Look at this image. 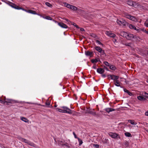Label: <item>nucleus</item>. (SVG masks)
<instances>
[{"mask_svg":"<svg viewBox=\"0 0 148 148\" xmlns=\"http://www.w3.org/2000/svg\"><path fill=\"white\" fill-rule=\"evenodd\" d=\"M127 3L129 5L133 6L136 8H141L142 7V6L139 3H136L131 0L127 1Z\"/></svg>","mask_w":148,"mask_h":148,"instance_id":"1","label":"nucleus"},{"mask_svg":"<svg viewBox=\"0 0 148 148\" xmlns=\"http://www.w3.org/2000/svg\"><path fill=\"white\" fill-rule=\"evenodd\" d=\"M7 4H8L9 5L11 6L12 8H14L15 9H17V10H20L22 9L23 10L22 8L19 7L18 5H16V4L13 3L12 2H10L9 1H7V2H6Z\"/></svg>","mask_w":148,"mask_h":148,"instance_id":"2","label":"nucleus"},{"mask_svg":"<svg viewBox=\"0 0 148 148\" xmlns=\"http://www.w3.org/2000/svg\"><path fill=\"white\" fill-rule=\"evenodd\" d=\"M61 108L62 109V112L67 113L69 114H72L71 110L67 107L62 106Z\"/></svg>","mask_w":148,"mask_h":148,"instance_id":"3","label":"nucleus"},{"mask_svg":"<svg viewBox=\"0 0 148 148\" xmlns=\"http://www.w3.org/2000/svg\"><path fill=\"white\" fill-rule=\"evenodd\" d=\"M116 22L119 25L123 26H125L127 23V22L123 19L117 20Z\"/></svg>","mask_w":148,"mask_h":148,"instance_id":"4","label":"nucleus"},{"mask_svg":"<svg viewBox=\"0 0 148 148\" xmlns=\"http://www.w3.org/2000/svg\"><path fill=\"white\" fill-rule=\"evenodd\" d=\"M106 34L112 38H114L116 36V35L110 32L106 31Z\"/></svg>","mask_w":148,"mask_h":148,"instance_id":"5","label":"nucleus"},{"mask_svg":"<svg viewBox=\"0 0 148 148\" xmlns=\"http://www.w3.org/2000/svg\"><path fill=\"white\" fill-rule=\"evenodd\" d=\"M134 38V36L133 34L129 33H127V34H126V36L125 38L129 40H131Z\"/></svg>","mask_w":148,"mask_h":148,"instance_id":"6","label":"nucleus"},{"mask_svg":"<svg viewBox=\"0 0 148 148\" xmlns=\"http://www.w3.org/2000/svg\"><path fill=\"white\" fill-rule=\"evenodd\" d=\"M85 54L87 56L91 57L93 55V53L92 51H86L85 52Z\"/></svg>","mask_w":148,"mask_h":148,"instance_id":"7","label":"nucleus"},{"mask_svg":"<svg viewBox=\"0 0 148 148\" xmlns=\"http://www.w3.org/2000/svg\"><path fill=\"white\" fill-rule=\"evenodd\" d=\"M110 136L112 138H116L119 135L118 134L116 133H110L109 134Z\"/></svg>","mask_w":148,"mask_h":148,"instance_id":"8","label":"nucleus"},{"mask_svg":"<svg viewBox=\"0 0 148 148\" xmlns=\"http://www.w3.org/2000/svg\"><path fill=\"white\" fill-rule=\"evenodd\" d=\"M58 25L62 28L66 29L68 28V26L66 24L60 22L58 23Z\"/></svg>","mask_w":148,"mask_h":148,"instance_id":"9","label":"nucleus"},{"mask_svg":"<svg viewBox=\"0 0 148 148\" xmlns=\"http://www.w3.org/2000/svg\"><path fill=\"white\" fill-rule=\"evenodd\" d=\"M114 84L116 86H120L121 88H123L122 86L120 85L121 83L118 80L114 81Z\"/></svg>","mask_w":148,"mask_h":148,"instance_id":"10","label":"nucleus"},{"mask_svg":"<svg viewBox=\"0 0 148 148\" xmlns=\"http://www.w3.org/2000/svg\"><path fill=\"white\" fill-rule=\"evenodd\" d=\"M5 103H7L6 104H8V103H14V100L11 99H5Z\"/></svg>","mask_w":148,"mask_h":148,"instance_id":"11","label":"nucleus"},{"mask_svg":"<svg viewBox=\"0 0 148 148\" xmlns=\"http://www.w3.org/2000/svg\"><path fill=\"white\" fill-rule=\"evenodd\" d=\"M86 113L92 114L94 116L96 115V112H94V109L87 110Z\"/></svg>","mask_w":148,"mask_h":148,"instance_id":"12","label":"nucleus"},{"mask_svg":"<svg viewBox=\"0 0 148 148\" xmlns=\"http://www.w3.org/2000/svg\"><path fill=\"white\" fill-rule=\"evenodd\" d=\"M97 72L99 73L102 74L104 73L105 70L103 69L102 68H99L97 69Z\"/></svg>","mask_w":148,"mask_h":148,"instance_id":"13","label":"nucleus"},{"mask_svg":"<svg viewBox=\"0 0 148 148\" xmlns=\"http://www.w3.org/2000/svg\"><path fill=\"white\" fill-rule=\"evenodd\" d=\"M104 110L108 113H109L110 112L115 111V109L111 108H105Z\"/></svg>","mask_w":148,"mask_h":148,"instance_id":"14","label":"nucleus"},{"mask_svg":"<svg viewBox=\"0 0 148 148\" xmlns=\"http://www.w3.org/2000/svg\"><path fill=\"white\" fill-rule=\"evenodd\" d=\"M25 11H26L27 12L33 14H37L36 12L34 10H25Z\"/></svg>","mask_w":148,"mask_h":148,"instance_id":"15","label":"nucleus"},{"mask_svg":"<svg viewBox=\"0 0 148 148\" xmlns=\"http://www.w3.org/2000/svg\"><path fill=\"white\" fill-rule=\"evenodd\" d=\"M127 33V32H121L120 34L122 36L125 38Z\"/></svg>","mask_w":148,"mask_h":148,"instance_id":"16","label":"nucleus"},{"mask_svg":"<svg viewBox=\"0 0 148 148\" xmlns=\"http://www.w3.org/2000/svg\"><path fill=\"white\" fill-rule=\"evenodd\" d=\"M137 99L140 101H144L146 99L142 96H139L137 97Z\"/></svg>","mask_w":148,"mask_h":148,"instance_id":"17","label":"nucleus"},{"mask_svg":"<svg viewBox=\"0 0 148 148\" xmlns=\"http://www.w3.org/2000/svg\"><path fill=\"white\" fill-rule=\"evenodd\" d=\"M109 67L110 69L113 71H114L116 69V67L110 64Z\"/></svg>","mask_w":148,"mask_h":148,"instance_id":"18","label":"nucleus"},{"mask_svg":"<svg viewBox=\"0 0 148 148\" xmlns=\"http://www.w3.org/2000/svg\"><path fill=\"white\" fill-rule=\"evenodd\" d=\"M129 27L131 29H133L134 30H136V28L134 25L132 24H130L129 25Z\"/></svg>","mask_w":148,"mask_h":148,"instance_id":"19","label":"nucleus"},{"mask_svg":"<svg viewBox=\"0 0 148 148\" xmlns=\"http://www.w3.org/2000/svg\"><path fill=\"white\" fill-rule=\"evenodd\" d=\"M119 77L118 76H116L114 75H113L112 78V79L116 80H118L117 79L119 78Z\"/></svg>","mask_w":148,"mask_h":148,"instance_id":"20","label":"nucleus"},{"mask_svg":"<svg viewBox=\"0 0 148 148\" xmlns=\"http://www.w3.org/2000/svg\"><path fill=\"white\" fill-rule=\"evenodd\" d=\"M95 49L96 50H97L99 52H100V51L102 50V49L101 47L98 46H95Z\"/></svg>","mask_w":148,"mask_h":148,"instance_id":"21","label":"nucleus"},{"mask_svg":"<svg viewBox=\"0 0 148 148\" xmlns=\"http://www.w3.org/2000/svg\"><path fill=\"white\" fill-rule=\"evenodd\" d=\"M124 91L125 92L127 93L130 96H132V94L131 92L126 89H124Z\"/></svg>","mask_w":148,"mask_h":148,"instance_id":"22","label":"nucleus"},{"mask_svg":"<svg viewBox=\"0 0 148 148\" xmlns=\"http://www.w3.org/2000/svg\"><path fill=\"white\" fill-rule=\"evenodd\" d=\"M70 9L73 10H77V8L74 6L71 5L70 8Z\"/></svg>","mask_w":148,"mask_h":148,"instance_id":"23","label":"nucleus"},{"mask_svg":"<svg viewBox=\"0 0 148 148\" xmlns=\"http://www.w3.org/2000/svg\"><path fill=\"white\" fill-rule=\"evenodd\" d=\"M128 121L132 125H135L136 124V123L134 121V120H129Z\"/></svg>","mask_w":148,"mask_h":148,"instance_id":"24","label":"nucleus"},{"mask_svg":"<svg viewBox=\"0 0 148 148\" xmlns=\"http://www.w3.org/2000/svg\"><path fill=\"white\" fill-rule=\"evenodd\" d=\"M21 119L22 121L25 122H28V120L26 118L24 117H22L21 118Z\"/></svg>","mask_w":148,"mask_h":148,"instance_id":"25","label":"nucleus"},{"mask_svg":"<svg viewBox=\"0 0 148 148\" xmlns=\"http://www.w3.org/2000/svg\"><path fill=\"white\" fill-rule=\"evenodd\" d=\"M21 140L22 141H23V142H24L25 143H26L27 144H28L29 141L26 139H25V138H21Z\"/></svg>","mask_w":148,"mask_h":148,"instance_id":"26","label":"nucleus"},{"mask_svg":"<svg viewBox=\"0 0 148 148\" xmlns=\"http://www.w3.org/2000/svg\"><path fill=\"white\" fill-rule=\"evenodd\" d=\"M77 10L78 12L80 13L81 14H84V11L81 9H78L77 8Z\"/></svg>","mask_w":148,"mask_h":148,"instance_id":"27","label":"nucleus"},{"mask_svg":"<svg viewBox=\"0 0 148 148\" xmlns=\"http://www.w3.org/2000/svg\"><path fill=\"white\" fill-rule=\"evenodd\" d=\"M142 95L143 96L148 99V93L145 92L143 93Z\"/></svg>","mask_w":148,"mask_h":148,"instance_id":"28","label":"nucleus"},{"mask_svg":"<svg viewBox=\"0 0 148 148\" xmlns=\"http://www.w3.org/2000/svg\"><path fill=\"white\" fill-rule=\"evenodd\" d=\"M125 135L127 137H130L131 136V134L127 132H126L125 133Z\"/></svg>","mask_w":148,"mask_h":148,"instance_id":"29","label":"nucleus"},{"mask_svg":"<svg viewBox=\"0 0 148 148\" xmlns=\"http://www.w3.org/2000/svg\"><path fill=\"white\" fill-rule=\"evenodd\" d=\"M64 4L65 5V6L67 8H70H70L71 7V5H70V4H69L68 3H64Z\"/></svg>","mask_w":148,"mask_h":148,"instance_id":"30","label":"nucleus"},{"mask_svg":"<svg viewBox=\"0 0 148 148\" xmlns=\"http://www.w3.org/2000/svg\"><path fill=\"white\" fill-rule=\"evenodd\" d=\"M27 144L31 146H33L34 147H35V144H34L33 143L31 142H30L29 141Z\"/></svg>","mask_w":148,"mask_h":148,"instance_id":"31","label":"nucleus"},{"mask_svg":"<svg viewBox=\"0 0 148 148\" xmlns=\"http://www.w3.org/2000/svg\"><path fill=\"white\" fill-rule=\"evenodd\" d=\"M78 140V142H79V145H81L83 143L82 140L80 139L79 138H78L77 139Z\"/></svg>","mask_w":148,"mask_h":148,"instance_id":"32","label":"nucleus"},{"mask_svg":"<svg viewBox=\"0 0 148 148\" xmlns=\"http://www.w3.org/2000/svg\"><path fill=\"white\" fill-rule=\"evenodd\" d=\"M43 18L45 19H47V20H52V18H51L49 16H46L45 17H43Z\"/></svg>","mask_w":148,"mask_h":148,"instance_id":"33","label":"nucleus"},{"mask_svg":"<svg viewBox=\"0 0 148 148\" xmlns=\"http://www.w3.org/2000/svg\"><path fill=\"white\" fill-rule=\"evenodd\" d=\"M99 61L96 59H92L91 60V62L94 63H96L98 62Z\"/></svg>","mask_w":148,"mask_h":148,"instance_id":"34","label":"nucleus"},{"mask_svg":"<svg viewBox=\"0 0 148 148\" xmlns=\"http://www.w3.org/2000/svg\"><path fill=\"white\" fill-rule=\"evenodd\" d=\"M130 19L131 20L135 21L136 18L135 17L131 16Z\"/></svg>","mask_w":148,"mask_h":148,"instance_id":"35","label":"nucleus"},{"mask_svg":"<svg viewBox=\"0 0 148 148\" xmlns=\"http://www.w3.org/2000/svg\"><path fill=\"white\" fill-rule=\"evenodd\" d=\"M144 25L146 27H148V19H147L145 22Z\"/></svg>","mask_w":148,"mask_h":148,"instance_id":"36","label":"nucleus"},{"mask_svg":"<svg viewBox=\"0 0 148 148\" xmlns=\"http://www.w3.org/2000/svg\"><path fill=\"white\" fill-rule=\"evenodd\" d=\"M45 105L47 107H50V103L49 102H46L45 103Z\"/></svg>","mask_w":148,"mask_h":148,"instance_id":"37","label":"nucleus"},{"mask_svg":"<svg viewBox=\"0 0 148 148\" xmlns=\"http://www.w3.org/2000/svg\"><path fill=\"white\" fill-rule=\"evenodd\" d=\"M46 5L47 6L51 7L52 6V5L49 2H46L45 3Z\"/></svg>","mask_w":148,"mask_h":148,"instance_id":"38","label":"nucleus"},{"mask_svg":"<svg viewBox=\"0 0 148 148\" xmlns=\"http://www.w3.org/2000/svg\"><path fill=\"white\" fill-rule=\"evenodd\" d=\"M99 53H101V56H104L105 55L104 51L102 49L100 51V52H99Z\"/></svg>","mask_w":148,"mask_h":148,"instance_id":"39","label":"nucleus"},{"mask_svg":"<svg viewBox=\"0 0 148 148\" xmlns=\"http://www.w3.org/2000/svg\"><path fill=\"white\" fill-rule=\"evenodd\" d=\"M103 63L105 65L109 67L110 65V64H109V63L107 61H105Z\"/></svg>","mask_w":148,"mask_h":148,"instance_id":"40","label":"nucleus"},{"mask_svg":"<svg viewBox=\"0 0 148 148\" xmlns=\"http://www.w3.org/2000/svg\"><path fill=\"white\" fill-rule=\"evenodd\" d=\"M96 42L97 43H98L99 44V45H101L102 46H103V44H102L100 41H99V40H96Z\"/></svg>","mask_w":148,"mask_h":148,"instance_id":"41","label":"nucleus"},{"mask_svg":"<svg viewBox=\"0 0 148 148\" xmlns=\"http://www.w3.org/2000/svg\"><path fill=\"white\" fill-rule=\"evenodd\" d=\"M131 16V15L130 14H126L125 15V17L126 18L129 19L130 18Z\"/></svg>","mask_w":148,"mask_h":148,"instance_id":"42","label":"nucleus"},{"mask_svg":"<svg viewBox=\"0 0 148 148\" xmlns=\"http://www.w3.org/2000/svg\"><path fill=\"white\" fill-rule=\"evenodd\" d=\"M56 110L59 111L60 112H62V109H60L58 108H56Z\"/></svg>","mask_w":148,"mask_h":148,"instance_id":"43","label":"nucleus"},{"mask_svg":"<svg viewBox=\"0 0 148 148\" xmlns=\"http://www.w3.org/2000/svg\"><path fill=\"white\" fill-rule=\"evenodd\" d=\"M107 76L108 77V79H110V78H111V79H112V77H113V75H107Z\"/></svg>","mask_w":148,"mask_h":148,"instance_id":"44","label":"nucleus"},{"mask_svg":"<svg viewBox=\"0 0 148 148\" xmlns=\"http://www.w3.org/2000/svg\"><path fill=\"white\" fill-rule=\"evenodd\" d=\"M62 145L65 146L67 147L68 148L70 147V146L68 144V143H66L63 144Z\"/></svg>","mask_w":148,"mask_h":148,"instance_id":"45","label":"nucleus"},{"mask_svg":"<svg viewBox=\"0 0 148 148\" xmlns=\"http://www.w3.org/2000/svg\"><path fill=\"white\" fill-rule=\"evenodd\" d=\"M143 31L145 32V33H147V34H148V30H146V29H143Z\"/></svg>","mask_w":148,"mask_h":148,"instance_id":"46","label":"nucleus"},{"mask_svg":"<svg viewBox=\"0 0 148 148\" xmlns=\"http://www.w3.org/2000/svg\"><path fill=\"white\" fill-rule=\"evenodd\" d=\"M93 146L96 148H98L99 147V145L98 144H93Z\"/></svg>","mask_w":148,"mask_h":148,"instance_id":"47","label":"nucleus"},{"mask_svg":"<svg viewBox=\"0 0 148 148\" xmlns=\"http://www.w3.org/2000/svg\"><path fill=\"white\" fill-rule=\"evenodd\" d=\"M73 134L74 135V137H75V138L77 139L78 138V137H77L76 134H75V133L74 132H73Z\"/></svg>","mask_w":148,"mask_h":148,"instance_id":"48","label":"nucleus"},{"mask_svg":"<svg viewBox=\"0 0 148 148\" xmlns=\"http://www.w3.org/2000/svg\"><path fill=\"white\" fill-rule=\"evenodd\" d=\"M92 68L93 69H96L97 68V66L96 64H94L92 66Z\"/></svg>","mask_w":148,"mask_h":148,"instance_id":"49","label":"nucleus"},{"mask_svg":"<svg viewBox=\"0 0 148 148\" xmlns=\"http://www.w3.org/2000/svg\"><path fill=\"white\" fill-rule=\"evenodd\" d=\"M0 103L2 104H5V101H3L2 100L0 99Z\"/></svg>","mask_w":148,"mask_h":148,"instance_id":"50","label":"nucleus"},{"mask_svg":"<svg viewBox=\"0 0 148 148\" xmlns=\"http://www.w3.org/2000/svg\"><path fill=\"white\" fill-rule=\"evenodd\" d=\"M103 68L105 69H106L107 71H109L107 67H106V66H103Z\"/></svg>","mask_w":148,"mask_h":148,"instance_id":"51","label":"nucleus"},{"mask_svg":"<svg viewBox=\"0 0 148 148\" xmlns=\"http://www.w3.org/2000/svg\"><path fill=\"white\" fill-rule=\"evenodd\" d=\"M101 76L103 78H105L106 77V75L105 74H101Z\"/></svg>","mask_w":148,"mask_h":148,"instance_id":"52","label":"nucleus"},{"mask_svg":"<svg viewBox=\"0 0 148 148\" xmlns=\"http://www.w3.org/2000/svg\"><path fill=\"white\" fill-rule=\"evenodd\" d=\"M145 114L146 116H148V111L146 112L145 113Z\"/></svg>","mask_w":148,"mask_h":148,"instance_id":"53","label":"nucleus"},{"mask_svg":"<svg viewBox=\"0 0 148 148\" xmlns=\"http://www.w3.org/2000/svg\"><path fill=\"white\" fill-rule=\"evenodd\" d=\"M80 30L81 31H84V29L83 28H81L80 29Z\"/></svg>","mask_w":148,"mask_h":148,"instance_id":"54","label":"nucleus"},{"mask_svg":"<svg viewBox=\"0 0 148 148\" xmlns=\"http://www.w3.org/2000/svg\"><path fill=\"white\" fill-rule=\"evenodd\" d=\"M75 27L78 29L79 28V27H78V26L76 25V24H75Z\"/></svg>","mask_w":148,"mask_h":148,"instance_id":"55","label":"nucleus"},{"mask_svg":"<svg viewBox=\"0 0 148 148\" xmlns=\"http://www.w3.org/2000/svg\"><path fill=\"white\" fill-rule=\"evenodd\" d=\"M52 20L54 21V22L55 23H58V22L56 21H55L54 20Z\"/></svg>","mask_w":148,"mask_h":148,"instance_id":"56","label":"nucleus"},{"mask_svg":"<svg viewBox=\"0 0 148 148\" xmlns=\"http://www.w3.org/2000/svg\"><path fill=\"white\" fill-rule=\"evenodd\" d=\"M37 14L38 15L40 16L41 17H43V16H42V15L40 14Z\"/></svg>","mask_w":148,"mask_h":148,"instance_id":"57","label":"nucleus"},{"mask_svg":"<svg viewBox=\"0 0 148 148\" xmlns=\"http://www.w3.org/2000/svg\"><path fill=\"white\" fill-rule=\"evenodd\" d=\"M57 106H58V105H57V104H55V105L54 107H56Z\"/></svg>","mask_w":148,"mask_h":148,"instance_id":"58","label":"nucleus"},{"mask_svg":"<svg viewBox=\"0 0 148 148\" xmlns=\"http://www.w3.org/2000/svg\"><path fill=\"white\" fill-rule=\"evenodd\" d=\"M65 19V20H66L67 22H69V20H68V19H66H66Z\"/></svg>","mask_w":148,"mask_h":148,"instance_id":"59","label":"nucleus"},{"mask_svg":"<svg viewBox=\"0 0 148 148\" xmlns=\"http://www.w3.org/2000/svg\"><path fill=\"white\" fill-rule=\"evenodd\" d=\"M146 51H147V55H148V48L147 49Z\"/></svg>","mask_w":148,"mask_h":148,"instance_id":"60","label":"nucleus"},{"mask_svg":"<svg viewBox=\"0 0 148 148\" xmlns=\"http://www.w3.org/2000/svg\"><path fill=\"white\" fill-rule=\"evenodd\" d=\"M100 112H101V113H102V112H103V111H100Z\"/></svg>","mask_w":148,"mask_h":148,"instance_id":"61","label":"nucleus"},{"mask_svg":"<svg viewBox=\"0 0 148 148\" xmlns=\"http://www.w3.org/2000/svg\"><path fill=\"white\" fill-rule=\"evenodd\" d=\"M75 23H74V24H73V25L75 26Z\"/></svg>","mask_w":148,"mask_h":148,"instance_id":"62","label":"nucleus"},{"mask_svg":"<svg viewBox=\"0 0 148 148\" xmlns=\"http://www.w3.org/2000/svg\"><path fill=\"white\" fill-rule=\"evenodd\" d=\"M147 82L148 83V79L147 81Z\"/></svg>","mask_w":148,"mask_h":148,"instance_id":"63","label":"nucleus"},{"mask_svg":"<svg viewBox=\"0 0 148 148\" xmlns=\"http://www.w3.org/2000/svg\"><path fill=\"white\" fill-rule=\"evenodd\" d=\"M77 114H78V113H78V112H77Z\"/></svg>","mask_w":148,"mask_h":148,"instance_id":"64","label":"nucleus"}]
</instances>
